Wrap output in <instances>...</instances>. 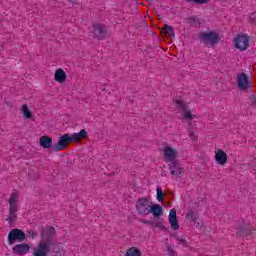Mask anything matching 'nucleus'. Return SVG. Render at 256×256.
<instances>
[{
  "mask_svg": "<svg viewBox=\"0 0 256 256\" xmlns=\"http://www.w3.org/2000/svg\"><path fill=\"white\" fill-rule=\"evenodd\" d=\"M136 211L138 215H141L142 217H147V215L152 213L153 217L157 219L163 215V206L159 204H153L151 199L143 197L136 201Z\"/></svg>",
  "mask_w": 256,
  "mask_h": 256,
  "instance_id": "nucleus-1",
  "label": "nucleus"
},
{
  "mask_svg": "<svg viewBox=\"0 0 256 256\" xmlns=\"http://www.w3.org/2000/svg\"><path fill=\"white\" fill-rule=\"evenodd\" d=\"M8 205V215L6 221H8L9 225L15 223L17 221V213H19V209H21V200L19 196V192L14 190L9 198L7 199Z\"/></svg>",
  "mask_w": 256,
  "mask_h": 256,
  "instance_id": "nucleus-2",
  "label": "nucleus"
},
{
  "mask_svg": "<svg viewBox=\"0 0 256 256\" xmlns=\"http://www.w3.org/2000/svg\"><path fill=\"white\" fill-rule=\"evenodd\" d=\"M200 39L206 47H213V45H217L221 41L219 34L213 31L202 33Z\"/></svg>",
  "mask_w": 256,
  "mask_h": 256,
  "instance_id": "nucleus-3",
  "label": "nucleus"
},
{
  "mask_svg": "<svg viewBox=\"0 0 256 256\" xmlns=\"http://www.w3.org/2000/svg\"><path fill=\"white\" fill-rule=\"evenodd\" d=\"M27 240V235L23 230L21 229H12L8 234V243L9 245H13L15 241H18V243H23V241Z\"/></svg>",
  "mask_w": 256,
  "mask_h": 256,
  "instance_id": "nucleus-4",
  "label": "nucleus"
},
{
  "mask_svg": "<svg viewBox=\"0 0 256 256\" xmlns=\"http://www.w3.org/2000/svg\"><path fill=\"white\" fill-rule=\"evenodd\" d=\"M175 105L180 111L181 115L186 119V121H193L197 116L193 115L189 109H187V104L181 99L175 100Z\"/></svg>",
  "mask_w": 256,
  "mask_h": 256,
  "instance_id": "nucleus-5",
  "label": "nucleus"
},
{
  "mask_svg": "<svg viewBox=\"0 0 256 256\" xmlns=\"http://www.w3.org/2000/svg\"><path fill=\"white\" fill-rule=\"evenodd\" d=\"M69 143H73L71 136L69 134H64L59 138L58 143L52 146V151H55V153H59V151H65Z\"/></svg>",
  "mask_w": 256,
  "mask_h": 256,
  "instance_id": "nucleus-6",
  "label": "nucleus"
},
{
  "mask_svg": "<svg viewBox=\"0 0 256 256\" xmlns=\"http://www.w3.org/2000/svg\"><path fill=\"white\" fill-rule=\"evenodd\" d=\"M237 85L240 91H252L253 86H251V82L249 81V76L245 73H240L237 75Z\"/></svg>",
  "mask_w": 256,
  "mask_h": 256,
  "instance_id": "nucleus-7",
  "label": "nucleus"
},
{
  "mask_svg": "<svg viewBox=\"0 0 256 256\" xmlns=\"http://www.w3.org/2000/svg\"><path fill=\"white\" fill-rule=\"evenodd\" d=\"M179 156V151L171 146H165L163 148V157L166 163H174L175 159Z\"/></svg>",
  "mask_w": 256,
  "mask_h": 256,
  "instance_id": "nucleus-8",
  "label": "nucleus"
},
{
  "mask_svg": "<svg viewBox=\"0 0 256 256\" xmlns=\"http://www.w3.org/2000/svg\"><path fill=\"white\" fill-rule=\"evenodd\" d=\"M234 45L240 51H247L249 48V36L238 34L234 38Z\"/></svg>",
  "mask_w": 256,
  "mask_h": 256,
  "instance_id": "nucleus-9",
  "label": "nucleus"
},
{
  "mask_svg": "<svg viewBox=\"0 0 256 256\" xmlns=\"http://www.w3.org/2000/svg\"><path fill=\"white\" fill-rule=\"evenodd\" d=\"M168 221L173 231H177L179 229V220H177V210H175V208L170 210L168 215Z\"/></svg>",
  "mask_w": 256,
  "mask_h": 256,
  "instance_id": "nucleus-10",
  "label": "nucleus"
},
{
  "mask_svg": "<svg viewBox=\"0 0 256 256\" xmlns=\"http://www.w3.org/2000/svg\"><path fill=\"white\" fill-rule=\"evenodd\" d=\"M31 249V246L27 243H21V244H16L12 248V251L14 255H27L29 253V250Z\"/></svg>",
  "mask_w": 256,
  "mask_h": 256,
  "instance_id": "nucleus-11",
  "label": "nucleus"
},
{
  "mask_svg": "<svg viewBox=\"0 0 256 256\" xmlns=\"http://www.w3.org/2000/svg\"><path fill=\"white\" fill-rule=\"evenodd\" d=\"M49 255V242H40L38 248L34 250L33 256Z\"/></svg>",
  "mask_w": 256,
  "mask_h": 256,
  "instance_id": "nucleus-12",
  "label": "nucleus"
},
{
  "mask_svg": "<svg viewBox=\"0 0 256 256\" xmlns=\"http://www.w3.org/2000/svg\"><path fill=\"white\" fill-rule=\"evenodd\" d=\"M93 33L98 39H105V35H107V28L101 24H95L93 26Z\"/></svg>",
  "mask_w": 256,
  "mask_h": 256,
  "instance_id": "nucleus-13",
  "label": "nucleus"
},
{
  "mask_svg": "<svg viewBox=\"0 0 256 256\" xmlns=\"http://www.w3.org/2000/svg\"><path fill=\"white\" fill-rule=\"evenodd\" d=\"M214 159L218 165H221L222 167L227 165V153L221 149H219L217 152H215Z\"/></svg>",
  "mask_w": 256,
  "mask_h": 256,
  "instance_id": "nucleus-14",
  "label": "nucleus"
},
{
  "mask_svg": "<svg viewBox=\"0 0 256 256\" xmlns=\"http://www.w3.org/2000/svg\"><path fill=\"white\" fill-rule=\"evenodd\" d=\"M169 170L171 175H175V177H179V175H182L183 173V168L181 167V164L177 161L170 163Z\"/></svg>",
  "mask_w": 256,
  "mask_h": 256,
  "instance_id": "nucleus-15",
  "label": "nucleus"
},
{
  "mask_svg": "<svg viewBox=\"0 0 256 256\" xmlns=\"http://www.w3.org/2000/svg\"><path fill=\"white\" fill-rule=\"evenodd\" d=\"M39 143L43 149H51V147L53 148V139L49 136L40 137Z\"/></svg>",
  "mask_w": 256,
  "mask_h": 256,
  "instance_id": "nucleus-16",
  "label": "nucleus"
},
{
  "mask_svg": "<svg viewBox=\"0 0 256 256\" xmlns=\"http://www.w3.org/2000/svg\"><path fill=\"white\" fill-rule=\"evenodd\" d=\"M54 79L57 83H65V80L67 79V73H65L64 69H57L54 74Z\"/></svg>",
  "mask_w": 256,
  "mask_h": 256,
  "instance_id": "nucleus-17",
  "label": "nucleus"
},
{
  "mask_svg": "<svg viewBox=\"0 0 256 256\" xmlns=\"http://www.w3.org/2000/svg\"><path fill=\"white\" fill-rule=\"evenodd\" d=\"M70 137L72 139V142L74 141V143H79V141H82V139H87V130L82 129L78 133L71 134Z\"/></svg>",
  "mask_w": 256,
  "mask_h": 256,
  "instance_id": "nucleus-18",
  "label": "nucleus"
},
{
  "mask_svg": "<svg viewBox=\"0 0 256 256\" xmlns=\"http://www.w3.org/2000/svg\"><path fill=\"white\" fill-rule=\"evenodd\" d=\"M164 33L165 35H167L168 37H170V39H175V30H173V27L170 25H164Z\"/></svg>",
  "mask_w": 256,
  "mask_h": 256,
  "instance_id": "nucleus-19",
  "label": "nucleus"
},
{
  "mask_svg": "<svg viewBox=\"0 0 256 256\" xmlns=\"http://www.w3.org/2000/svg\"><path fill=\"white\" fill-rule=\"evenodd\" d=\"M125 256H142L141 250L137 247H131L126 251Z\"/></svg>",
  "mask_w": 256,
  "mask_h": 256,
  "instance_id": "nucleus-20",
  "label": "nucleus"
},
{
  "mask_svg": "<svg viewBox=\"0 0 256 256\" xmlns=\"http://www.w3.org/2000/svg\"><path fill=\"white\" fill-rule=\"evenodd\" d=\"M55 235L54 227H46L42 229V237H53Z\"/></svg>",
  "mask_w": 256,
  "mask_h": 256,
  "instance_id": "nucleus-21",
  "label": "nucleus"
},
{
  "mask_svg": "<svg viewBox=\"0 0 256 256\" xmlns=\"http://www.w3.org/2000/svg\"><path fill=\"white\" fill-rule=\"evenodd\" d=\"M22 113L25 119H31L33 117V114L31 113V110H29V106H27V104L22 106Z\"/></svg>",
  "mask_w": 256,
  "mask_h": 256,
  "instance_id": "nucleus-22",
  "label": "nucleus"
},
{
  "mask_svg": "<svg viewBox=\"0 0 256 256\" xmlns=\"http://www.w3.org/2000/svg\"><path fill=\"white\" fill-rule=\"evenodd\" d=\"M187 219L190 221H197V219H199V215L194 210H190L187 214Z\"/></svg>",
  "mask_w": 256,
  "mask_h": 256,
  "instance_id": "nucleus-23",
  "label": "nucleus"
},
{
  "mask_svg": "<svg viewBox=\"0 0 256 256\" xmlns=\"http://www.w3.org/2000/svg\"><path fill=\"white\" fill-rule=\"evenodd\" d=\"M157 201L163 202L165 194H163V189L161 187L156 188Z\"/></svg>",
  "mask_w": 256,
  "mask_h": 256,
  "instance_id": "nucleus-24",
  "label": "nucleus"
},
{
  "mask_svg": "<svg viewBox=\"0 0 256 256\" xmlns=\"http://www.w3.org/2000/svg\"><path fill=\"white\" fill-rule=\"evenodd\" d=\"M175 239L176 241H178L180 245H183L184 247H189V242H187V239L185 238V236L176 237Z\"/></svg>",
  "mask_w": 256,
  "mask_h": 256,
  "instance_id": "nucleus-25",
  "label": "nucleus"
},
{
  "mask_svg": "<svg viewBox=\"0 0 256 256\" xmlns=\"http://www.w3.org/2000/svg\"><path fill=\"white\" fill-rule=\"evenodd\" d=\"M187 3H197L198 5H205L209 3V0H185Z\"/></svg>",
  "mask_w": 256,
  "mask_h": 256,
  "instance_id": "nucleus-26",
  "label": "nucleus"
},
{
  "mask_svg": "<svg viewBox=\"0 0 256 256\" xmlns=\"http://www.w3.org/2000/svg\"><path fill=\"white\" fill-rule=\"evenodd\" d=\"M154 227H157V229H165V226L163 225L162 221L155 222Z\"/></svg>",
  "mask_w": 256,
  "mask_h": 256,
  "instance_id": "nucleus-27",
  "label": "nucleus"
},
{
  "mask_svg": "<svg viewBox=\"0 0 256 256\" xmlns=\"http://www.w3.org/2000/svg\"><path fill=\"white\" fill-rule=\"evenodd\" d=\"M249 103H250V105H256V96L255 95L250 96Z\"/></svg>",
  "mask_w": 256,
  "mask_h": 256,
  "instance_id": "nucleus-28",
  "label": "nucleus"
},
{
  "mask_svg": "<svg viewBox=\"0 0 256 256\" xmlns=\"http://www.w3.org/2000/svg\"><path fill=\"white\" fill-rule=\"evenodd\" d=\"M237 233H238V235H243V234H247V231L242 227H238Z\"/></svg>",
  "mask_w": 256,
  "mask_h": 256,
  "instance_id": "nucleus-29",
  "label": "nucleus"
},
{
  "mask_svg": "<svg viewBox=\"0 0 256 256\" xmlns=\"http://www.w3.org/2000/svg\"><path fill=\"white\" fill-rule=\"evenodd\" d=\"M189 137H190L191 141H197V135L195 133L190 132Z\"/></svg>",
  "mask_w": 256,
  "mask_h": 256,
  "instance_id": "nucleus-30",
  "label": "nucleus"
},
{
  "mask_svg": "<svg viewBox=\"0 0 256 256\" xmlns=\"http://www.w3.org/2000/svg\"><path fill=\"white\" fill-rule=\"evenodd\" d=\"M141 223H143L144 225H153V221L151 220H142Z\"/></svg>",
  "mask_w": 256,
  "mask_h": 256,
  "instance_id": "nucleus-31",
  "label": "nucleus"
},
{
  "mask_svg": "<svg viewBox=\"0 0 256 256\" xmlns=\"http://www.w3.org/2000/svg\"><path fill=\"white\" fill-rule=\"evenodd\" d=\"M168 255L175 256V250H173L171 247H168Z\"/></svg>",
  "mask_w": 256,
  "mask_h": 256,
  "instance_id": "nucleus-32",
  "label": "nucleus"
},
{
  "mask_svg": "<svg viewBox=\"0 0 256 256\" xmlns=\"http://www.w3.org/2000/svg\"><path fill=\"white\" fill-rule=\"evenodd\" d=\"M61 255H63L61 252L56 251V256H61Z\"/></svg>",
  "mask_w": 256,
  "mask_h": 256,
  "instance_id": "nucleus-33",
  "label": "nucleus"
},
{
  "mask_svg": "<svg viewBox=\"0 0 256 256\" xmlns=\"http://www.w3.org/2000/svg\"><path fill=\"white\" fill-rule=\"evenodd\" d=\"M69 3H75V0H67Z\"/></svg>",
  "mask_w": 256,
  "mask_h": 256,
  "instance_id": "nucleus-34",
  "label": "nucleus"
}]
</instances>
